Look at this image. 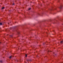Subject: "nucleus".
Wrapping results in <instances>:
<instances>
[{
    "mask_svg": "<svg viewBox=\"0 0 63 63\" xmlns=\"http://www.w3.org/2000/svg\"><path fill=\"white\" fill-rule=\"evenodd\" d=\"M4 8H5V7H3L1 9L2 10H3V9H4Z\"/></svg>",
    "mask_w": 63,
    "mask_h": 63,
    "instance_id": "1",
    "label": "nucleus"
},
{
    "mask_svg": "<svg viewBox=\"0 0 63 63\" xmlns=\"http://www.w3.org/2000/svg\"><path fill=\"white\" fill-rule=\"evenodd\" d=\"M25 56H26V57H27V54H26Z\"/></svg>",
    "mask_w": 63,
    "mask_h": 63,
    "instance_id": "2",
    "label": "nucleus"
},
{
    "mask_svg": "<svg viewBox=\"0 0 63 63\" xmlns=\"http://www.w3.org/2000/svg\"><path fill=\"white\" fill-rule=\"evenodd\" d=\"M0 25H2V23H0Z\"/></svg>",
    "mask_w": 63,
    "mask_h": 63,
    "instance_id": "3",
    "label": "nucleus"
},
{
    "mask_svg": "<svg viewBox=\"0 0 63 63\" xmlns=\"http://www.w3.org/2000/svg\"><path fill=\"white\" fill-rule=\"evenodd\" d=\"M62 42H63V41H61L60 42V43H62Z\"/></svg>",
    "mask_w": 63,
    "mask_h": 63,
    "instance_id": "4",
    "label": "nucleus"
},
{
    "mask_svg": "<svg viewBox=\"0 0 63 63\" xmlns=\"http://www.w3.org/2000/svg\"><path fill=\"white\" fill-rule=\"evenodd\" d=\"M11 57H12L11 56H10V57H9V58H11Z\"/></svg>",
    "mask_w": 63,
    "mask_h": 63,
    "instance_id": "5",
    "label": "nucleus"
},
{
    "mask_svg": "<svg viewBox=\"0 0 63 63\" xmlns=\"http://www.w3.org/2000/svg\"><path fill=\"white\" fill-rule=\"evenodd\" d=\"M30 9H31V8H30L29 9V10H30Z\"/></svg>",
    "mask_w": 63,
    "mask_h": 63,
    "instance_id": "6",
    "label": "nucleus"
},
{
    "mask_svg": "<svg viewBox=\"0 0 63 63\" xmlns=\"http://www.w3.org/2000/svg\"><path fill=\"white\" fill-rule=\"evenodd\" d=\"M13 5H15V4H14V3H13Z\"/></svg>",
    "mask_w": 63,
    "mask_h": 63,
    "instance_id": "7",
    "label": "nucleus"
}]
</instances>
